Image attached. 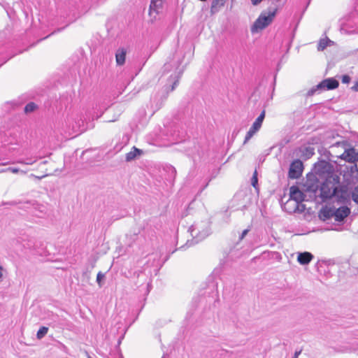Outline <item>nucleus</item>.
Instances as JSON below:
<instances>
[{"label": "nucleus", "instance_id": "f257e3e1", "mask_svg": "<svg viewBox=\"0 0 358 358\" xmlns=\"http://www.w3.org/2000/svg\"><path fill=\"white\" fill-rule=\"evenodd\" d=\"M340 178L336 174L328 175L325 180L321 184L320 191V197L324 201L331 199L338 190Z\"/></svg>", "mask_w": 358, "mask_h": 358}, {"label": "nucleus", "instance_id": "f03ea898", "mask_svg": "<svg viewBox=\"0 0 358 358\" xmlns=\"http://www.w3.org/2000/svg\"><path fill=\"white\" fill-rule=\"evenodd\" d=\"M189 231L194 238L197 239V241H201L211 233L210 222L208 219L195 222L189 227Z\"/></svg>", "mask_w": 358, "mask_h": 358}, {"label": "nucleus", "instance_id": "7ed1b4c3", "mask_svg": "<svg viewBox=\"0 0 358 358\" xmlns=\"http://www.w3.org/2000/svg\"><path fill=\"white\" fill-rule=\"evenodd\" d=\"M277 9L275 8H269L267 12H263L256 20L251 27L252 33H257L268 26L273 21Z\"/></svg>", "mask_w": 358, "mask_h": 358}, {"label": "nucleus", "instance_id": "20e7f679", "mask_svg": "<svg viewBox=\"0 0 358 358\" xmlns=\"http://www.w3.org/2000/svg\"><path fill=\"white\" fill-rule=\"evenodd\" d=\"M350 213V210L347 206H341L337 209L329 208L321 211V214L324 216V219H329L334 217L335 220L337 222L343 221L348 216Z\"/></svg>", "mask_w": 358, "mask_h": 358}, {"label": "nucleus", "instance_id": "39448f33", "mask_svg": "<svg viewBox=\"0 0 358 358\" xmlns=\"http://www.w3.org/2000/svg\"><path fill=\"white\" fill-rule=\"evenodd\" d=\"M338 86V82L334 78H327L317 84L316 86L312 87L308 92L310 96L313 95L317 91H324L334 90Z\"/></svg>", "mask_w": 358, "mask_h": 358}, {"label": "nucleus", "instance_id": "423d86ee", "mask_svg": "<svg viewBox=\"0 0 358 358\" xmlns=\"http://www.w3.org/2000/svg\"><path fill=\"white\" fill-rule=\"evenodd\" d=\"M289 199H288V205L294 203H301L304 200L303 193L296 186H292L289 189Z\"/></svg>", "mask_w": 358, "mask_h": 358}, {"label": "nucleus", "instance_id": "0eeeda50", "mask_svg": "<svg viewBox=\"0 0 358 358\" xmlns=\"http://www.w3.org/2000/svg\"><path fill=\"white\" fill-rule=\"evenodd\" d=\"M303 171V164L299 159L294 160L290 165L289 177L292 179L299 178Z\"/></svg>", "mask_w": 358, "mask_h": 358}, {"label": "nucleus", "instance_id": "6e6552de", "mask_svg": "<svg viewBox=\"0 0 358 358\" xmlns=\"http://www.w3.org/2000/svg\"><path fill=\"white\" fill-rule=\"evenodd\" d=\"M341 158L350 163L358 161V150L354 148L347 149L341 155Z\"/></svg>", "mask_w": 358, "mask_h": 358}, {"label": "nucleus", "instance_id": "1a4fd4ad", "mask_svg": "<svg viewBox=\"0 0 358 358\" xmlns=\"http://www.w3.org/2000/svg\"><path fill=\"white\" fill-rule=\"evenodd\" d=\"M163 7V0H152L150 6L149 15L153 19H156L157 15L162 12Z\"/></svg>", "mask_w": 358, "mask_h": 358}, {"label": "nucleus", "instance_id": "9d476101", "mask_svg": "<svg viewBox=\"0 0 358 358\" xmlns=\"http://www.w3.org/2000/svg\"><path fill=\"white\" fill-rule=\"evenodd\" d=\"M127 50L124 48H120L115 53V60L117 65L122 66L126 59Z\"/></svg>", "mask_w": 358, "mask_h": 358}, {"label": "nucleus", "instance_id": "9b49d317", "mask_svg": "<svg viewBox=\"0 0 358 358\" xmlns=\"http://www.w3.org/2000/svg\"><path fill=\"white\" fill-rule=\"evenodd\" d=\"M284 208L286 211L289 213H294L296 211H303L304 209V205L302 203H294L288 205V201L285 203Z\"/></svg>", "mask_w": 358, "mask_h": 358}, {"label": "nucleus", "instance_id": "f8f14e48", "mask_svg": "<svg viewBox=\"0 0 358 358\" xmlns=\"http://www.w3.org/2000/svg\"><path fill=\"white\" fill-rule=\"evenodd\" d=\"M313 258V255L311 253L305 252L298 255L297 260L301 264L306 265L308 264Z\"/></svg>", "mask_w": 358, "mask_h": 358}, {"label": "nucleus", "instance_id": "ddd939ff", "mask_svg": "<svg viewBox=\"0 0 358 358\" xmlns=\"http://www.w3.org/2000/svg\"><path fill=\"white\" fill-rule=\"evenodd\" d=\"M143 153V151L135 146H134L130 152L126 154V161L131 162L135 159L137 157L140 156Z\"/></svg>", "mask_w": 358, "mask_h": 358}, {"label": "nucleus", "instance_id": "4468645a", "mask_svg": "<svg viewBox=\"0 0 358 358\" xmlns=\"http://www.w3.org/2000/svg\"><path fill=\"white\" fill-rule=\"evenodd\" d=\"M224 6V0H213L210 7L211 13L214 14L219 12Z\"/></svg>", "mask_w": 358, "mask_h": 358}, {"label": "nucleus", "instance_id": "2eb2a0df", "mask_svg": "<svg viewBox=\"0 0 358 358\" xmlns=\"http://www.w3.org/2000/svg\"><path fill=\"white\" fill-rule=\"evenodd\" d=\"M264 117H265V110H263L260 113V115L258 116V117L255 120V121L253 122V124L252 125V127H253V129H257V131H259L260 129Z\"/></svg>", "mask_w": 358, "mask_h": 358}, {"label": "nucleus", "instance_id": "dca6fc26", "mask_svg": "<svg viewBox=\"0 0 358 358\" xmlns=\"http://www.w3.org/2000/svg\"><path fill=\"white\" fill-rule=\"evenodd\" d=\"M181 73L175 72L170 76V81L173 82L170 91H173L177 86Z\"/></svg>", "mask_w": 358, "mask_h": 358}, {"label": "nucleus", "instance_id": "f3484780", "mask_svg": "<svg viewBox=\"0 0 358 358\" xmlns=\"http://www.w3.org/2000/svg\"><path fill=\"white\" fill-rule=\"evenodd\" d=\"M330 43H331V41L328 38L320 39L317 45V50L319 51L324 50Z\"/></svg>", "mask_w": 358, "mask_h": 358}, {"label": "nucleus", "instance_id": "a211bd4d", "mask_svg": "<svg viewBox=\"0 0 358 358\" xmlns=\"http://www.w3.org/2000/svg\"><path fill=\"white\" fill-rule=\"evenodd\" d=\"M223 266L220 264L217 267H216L214 271H213V276L215 278H220V280L222 278L223 275Z\"/></svg>", "mask_w": 358, "mask_h": 358}, {"label": "nucleus", "instance_id": "6ab92c4d", "mask_svg": "<svg viewBox=\"0 0 358 358\" xmlns=\"http://www.w3.org/2000/svg\"><path fill=\"white\" fill-rule=\"evenodd\" d=\"M38 159H39V157H36L33 159L32 158L27 159V160L20 159V160H18L17 162V163L20 164H24V165H32L38 160Z\"/></svg>", "mask_w": 358, "mask_h": 358}, {"label": "nucleus", "instance_id": "aec40b11", "mask_svg": "<svg viewBox=\"0 0 358 358\" xmlns=\"http://www.w3.org/2000/svg\"><path fill=\"white\" fill-rule=\"evenodd\" d=\"M48 331V327H41L36 334L37 338L41 340L47 334Z\"/></svg>", "mask_w": 358, "mask_h": 358}, {"label": "nucleus", "instance_id": "412c9836", "mask_svg": "<svg viewBox=\"0 0 358 358\" xmlns=\"http://www.w3.org/2000/svg\"><path fill=\"white\" fill-rule=\"evenodd\" d=\"M36 108L37 106L34 103L30 102L25 106L24 112L25 113H32L36 109Z\"/></svg>", "mask_w": 358, "mask_h": 358}, {"label": "nucleus", "instance_id": "4be33fe9", "mask_svg": "<svg viewBox=\"0 0 358 358\" xmlns=\"http://www.w3.org/2000/svg\"><path fill=\"white\" fill-rule=\"evenodd\" d=\"M257 131V129H253V127L251 126L245 135L244 143L248 142Z\"/></svg>", "mask_w": 358, "mask_h": 358}, {"label": "nucleus", "instance_id": "5701e85b", "mask_svg": "<svg viewBox=\"0 0 358 358\" xmlns=\"http://www.w3.org/2000/svg\"><path fill=\"white\" fill-rule=\"evenodd\" d=\"M6 170H8V172H11L13 173H22V174H24L25 175L27 173V171H23V170H20V169L17 168V167H8V168H6Z\"/></svg>", "mask_w": 358, "mask_h": 358}, {"label": "nucleus", "instance_id": "b1692460", "mask_svg": "<svg viewBox=\"0 0 358 358\" xmlns=\"http://www.w3.org/2000/svg\"><path fill=\"white\" fill-rule=\"evenodd\" d=\"M352 198L355 203H358V186L353 189Z\"/></svg>", "mask_w": 358, "mask_h": 358}, {"label": "nucleus", "instance_id": "393cba45", "mask_svg": "<svg viewBox=\"0 0 358 358\" xmlns=\"http://www.w3.org/2000/svg\"><path fill=\"white\" fill-rule=\"evenodd\" d=\"M257 171H255L253 173V176H252V180H251V182H252V185L256 188V186L257 185Z\"/></svg>", "mask_w": 358, "mask_h": 358}, {"label": "nucleus", "instance_id": "a878e982", "mask_svg": "<svg viewBox=\"0 0 358 358\" xmlns=\"http://www.w3.org/2000/svg\"><path fill=\"white\" fill-rule=\"evenodd\" d=\"M104 278V275L101 272H99L96 275V282L101 286V282Z\"/></svg>", "mask_w": 358, "mask_h": 358}, {"label": "nucleus", "instance_id": "bb28decb", "mask_svg": "<svg viewBox=\"0 0 358 358\" xmlns=\"http://www.w3.org/2000/svg\"><path fill=\"white\" fill-rule=\"evenodd\" d=\"M250 229L249 228L243 230L239 237V240L240 241L243 240L245 238V236L248 234V233L250 231Z\"/></svg>", "mask_w": 358, "mask_h": 358}, {"label": "nucleus", "instance_id": "cd10ccee", "mask_svg": "<svg viewBox=\"0 0 358 358\" xmlns=\"http://www.w3.org/2000/svg\"><path fill=\"white\" fill-rule=\"evenodd\" d=\"M350 81V77L349 76L345 75L342 77V83H349Z\"/></svg>", "mask_w": 358, "mask_h": 358}, {"label": "nucleus", "instance_id": "c85d7f7f", "mask_svg": "<svg viewBox=\"0 0 358 358\" xmlns=\"http://www.w3.org/2000/svg\"><path fill=\"white\" fill-rule=\"evenodd\" d=\"M48 176V174H45V175H43V176H36V175H34V174H31V175L29 176V177H30V178H36V179H38V180H41V179H42V178H45V177H46V176Z\"/></svg>", "mask_w": 358, "mask_h": 358}, {"label": "nucleus", "instance_id": "c756f323", "mask_svg": "<svg viewBox=\"0 0 358 358\" xmlns=\"http://www.w3.org/2000/svg\"><path fill=\"white\" fill-rule=\"evenodd\" d=\"M3 273H4V268L0 264V282H2V280L3 279Z\"/></svg>", "mask_w": 358, "mask_h": 358}, {"label": "nucleus", "instance_id": "7c9ffc66", "mask_svg": "<svg viewBox=\"0 0 358 358\" xmlns=\"http://www.w3.org/2000/svg\"><path fill=\"white\" fill-rule=\"evenodd\" d=\"M352 90L355 92H358V79L356 80L355 85L352 87Z\"/></svg>", "mask_w": 358, "mask_h": 358}, {"label": "nucleus", "instance_id": "2f4dec72", "mask_svg": "<svg viewBox=\"0 0 358 358\" xmlns=\"http://www.w3.org/2000/svg\"><path fill=\"white\" fill-rule=\"evenodd\" d=\"M301 353V350L296 351L293 358H298L300 354Z\"/></svg>", "mask_w": 358, "mask_h": 358}, {"label": "nucleus", "instance_id": "473e14b6", "mask_svg": "<svg viewBox=\"0 0 358 358\" xmlns=\"http://www.w3.org/2000/svg\"><path fill=\"white\" fill-rule=\"evenodd\" d=\"M262 0H251L253 5L259 4Z\"/></svg>", "mask_w": 358, "mask_h": 358}, {"label": "nucleus", "instance_id": "72a5a7b5", "mask_svg": "<svg viewBox=\"0 0 358 358\" xmlns=\"http://www.w3.org/2000/svg\"><path fill=\"white\" fill-rule=\"evenodd\" d=\"M8 172V170L6 169H0V173Z\"/></svg>", "mask_w": 358, "mask_h": 358}, {"label": "nucleus", "instance_id": "f704fd0d", "mask_svg": "<svg viewBox=\"0 0 358 358\" xmlns=\"http://www.w3.org/2000/svg\"><path fill=\"white\" fill-rule=\"evenodd\" d=\"M307 150L309 151L310 155H313V153H314L313 152V149L309 148V149H307Z\"/></svg>", "mask_w": 358, "mask_h": 358}, {"label": "nucleus", "instance_id": "c9c22d12", "mask_svg": "<svg viewBox=\"0 0 358 358\" xmlns=\"http://www.w3.org/2000/svg\"><path fill=\"white\" fill-rule=\"evenodd\" d=\"M10 164V163L7 162L1 163V164H0V165L5 166V165H7V164Z\"/></svg>", "mask_w": 358, "mask_h": 358}, {"label": "nucleus", "instance_id": "e433bc0d", "mask_svg": "<svg viewBox=\"0 0 358 358\" xmlns=\"http://www.w3.org/2000/svg\"><path fill=\"white\" fill-rule=\"evenodd\" d=\"M169 64H165V66H164L165 70H166L169 68Z\"/></svg>", "mask_w": 358, "mask_h": 358}, {"label": "nucleus", "instance_id": "4c0bfd02", "mask_svg": "<svg viewBox=\"0 0 358 358\" xmlns=\"http://www.w3.org/2000/svg\"><path fill=\"white\" fill-rule=\"evenodd\" d=\"M46 163H47V161H44V162H43L41 164H45Z\"/></svg>", "mask_w": 358, "mask_h": 358}, {"label": "nucleus", "instance_id": "58836bf2", "mask_svg": "<svg viewBox=\"0 0 358 358\" xmlns=\"http://www.w3.org/2000/svg\"><path fill=\"white\" fill-rule=\"evenodd\" d=\"M89 358H91V357H89Z\"/></svg>", "mask_w": 358, "mask_h": 358}]
</instances>
